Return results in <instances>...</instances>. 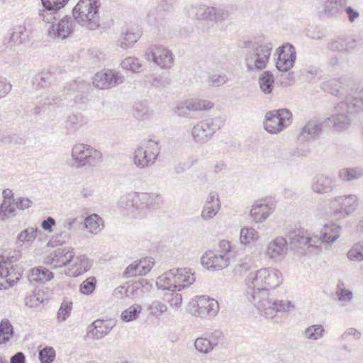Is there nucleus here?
<instances>
[{"instance_id": "f257e3e1", "label": "nucleus", "mask_w": 363, "mask_h": 363, "mask_svg": "<svg viewBox=\"0 0 363 363\" xmlns=\"http://www.w3.org/2000/svg\"><path fill=\"white\" fill-rule=\"evenodd\" d=\"M249 301L259 310L262 315L273 318L278 312H287L293 306L269 297L270 289H275L283 281L281 273L277 269L263 268L251 272L247 277Z\"/></svg>"}, {"instance_id": "f03ea898", "label": "nucleus", "mask_w": 363, "mask_h": 363, "mask_svg": "<svg viewBox=\"0 0 363 363\" xmlns=\"http://www.w3.org/2000/svg\"><path fill=\"white\" fill-rule=\"evenodd\" d=\"M340 225L332 223L324 225L319 237L311 236L308 232L295 230L289 232L287 238L291 248L299 250L301 253L313 252L319 242L333 243L337 240L340 235Z\"/></svg>"}, {"instance_id": "7ed1b4c3", "label": "nucleus", "mask_w": 363, "mask_h": 363, "mask_svg": "<svg viewBox=\"0 0 363 363\" xmlns=\"http://www.w3.org/2000/svg\"><path fill=\"white\" fill-rule=\"evenodd\" d=\"M195 277L191 269L177 268L172 269L157 278L156 285L158 289L172 291L170 305L178 308L182 301V294L176 293L189 286L195 281Z\"/></svg>"}, {"instance_id": "20e7f679", "label": "nucleus", "mask_w": 363, "mask_h": 363, "mask_svg": "<svg viewBox=\"0 0 363 363\" xmlns=\"http://www.w3.org/2000/svg\"><path fill=\"white\" fill-rule=\"evenodd\" d=\"M244 48L247 49L245 61L249 71L262 70L267 67L273 49L269 40L257 37L245 41Z\"/></svg>"}, {"instance_id": "39448f33", "label": "nucleus", "mask_w": 363, "mask_h": 363, "mask_svg": "<svg viewBox=\"0 0 363 363\" xmlns=\"http://www.w3.org/2000/svg\"><path fill=\"white\" fill-rule=\"evenodd\" d=\"M363 111V96L353 97L352 100L342 101L335 107V113L327 118L333 123L337 132L347 130L352 123L350 115Z\"/></svg>"}, {"instance_id": "423d86ee", "label": "nucleus", "mask_w": 363, "mask_h": 363, "mask_svg": "<svg viewBox=\"0 0 363 363\" xmlns=\"http://www.w3.org/2000/svg\"><path fill=\"white\" fill-rule=\"evenodd\" d=\"M99 0H79L72 9V18L88 30H95L100 26Z\"/></svg>"}, {"instance_id": "0eeeda50", "label": "nucleus", "mask_w": 363, "mask_h": 363, "mask_svg": "<svg viewBox=\"0 0 363 363\" xmlns=\"http://www.w3.org/2000/svg\"><path fill=\"white\" fill-rule=\"evenodd\" d=\"M233 257L230 242L223 240L219 242L218 250L206 252L201 260L204 267L213 271H218L226 268Z\"/></svg>"}, {"instance_id": "6e6552de", "label": "nucleus", "mask_w": 363, "mask_h": 363, "mask_svg": "<svg viewBox=\"0 0 363 363\" xmlns=\"http://www.w3.org/2000/svg\"><path fill=\"white\" fill-rule=\"evenodd\" d=\"M188 13L196 20L211 23L212 26L223 23L230 16L229 11L224 7L210 6L206 4L191 6Z\"/></svg>"}, {"instance_id": "1a4fd4ad", "label": "nucleus", "mask_w": 363, "mask_h": 363, "mask_svg": "<svg viewBox=\"0 0 363 363\" xmlns=\"http://www.w3.org/2000/svg\"><path fill=\"white\" fill-rule=\"evenodd\" d=\"M71 155L73 162L70 164L77 168L86 166L96 167L101 163L103 159L100 151L84 144L75 145L72 149Z\"/></svg>"}, {"instance_id": "9d476101", "label": "nucleus", "mask_w": 363, "mask_h": 363, "mask_svg": "<svg viewBox=\"0 0 363 363\" xmlns=\"http://www.w3.org/2000/svg\"><path fill=\"white\" fill-rule=\"evenodd\" d=\"M320 88L339 99L352 100L355 96L354 84L351 79L345 77L330 79L321 83Z\"/></svg>"}, {"instance_id": "9b49d317", "label": "nucleus", "mask_w": 363, "mask_h": 363, "mask_svg": "<svg viewBox=\"0 0 363 363\" xmlns=\"http://www.w3.org/2000/svg\"><path fill=\"white\" fill-rule=\"evenodd\" d=\"M160 152L158 142L151 139L142 143L133 153L134 164L140 169L148 167L156 162Z\"/></svg>"}, {"instance_id": "f8f14e48", "label": "nucleus", "mask_w": 363, "mask_h": 363, "mask_svg": "<svg viewBox=\"0 0 363 363\" xmlns=\"http://www.w3.org/2000/svg\"><path fill=\"white\" fill-rule=\"evenodd\" d=\"M291 113L286 108L269 111L265 115L264 128L272 134H277L291 123Z\"/></svg>"}, {"instance_id": "ddd939ff", "label": "nucleus", "mask_w": 363, "mask_h": 363, "mask_svg": "<svg viewBox=\"0 0 363 363\" xmlns=\"http://www.w3.org/2000/svg\"><path fill=\"white\" fill-rule=\"evenodd\" d=\"M220 120L218 118L204 120L199 122L191 130L194 140L199 143L208 141L216 130L220 128Z\"/></svg>"}, {"instance_id": "4468645a", "label": "nucleus", "mask_w": 363, "mask_h": 363, "mask_svg": "<svg viewBox=\"0 0 363 363\" xmlns=\"http://www.w3.org/2000/svg\"><path fill=\"white\" fill-rule=\"evenodd\" d=\"M147 60L152 61L163 69H169L173 65L174 58L172 52L162 45H155L145 52Z\"/></svg>"}, {"instance_id": "2eb2a0df", "label": "nucleus", "mask_w": 363, "mask_h": 363, "mask_svg": "<svg viewBox=\"0 0 363 363\" xmlns=\"http://www.w3.org/2000/svg\"><path fill=\"white\" fill-rule=\"evenodd\" d=\"M276 67L279 72H286L293 66L296 60V51L293 45L286 43L277 48Z\"/></svg>"}, {"instance_id": "dca6fc26", "label": "nucleus", "mask_w": 363, "mask_h": 363, "mask_svg": "<svg viewBox=\"0 0 363 363\" xmlns=\"http://www.w3.org/2000/svg\"><path fill=\"white\" fill-rule=\"evenodd\" d=\"M75 21L72 16H66L57 23H52L48 30L49 36L54 39L64 40L74 30Z\"/></svg>"}, {"instance_id": "f3484780", "label": "nucleus", "mask_w": 363, "mask_h": 363, "mask_svg": "<svg viewBox=\"0 0 363 363\" xmlns=\"http://www.w3.org/2000/svg\"><path fill=\"white\" fill-rule=\"evenodd\" d=\"M74 252L72 247L58 248L50 252L45 259V263L54 268L62 267L71 264L73 262Z\"/></svg>"}, {"instance_id": "a211bd4d", "label": "nucleus", "mask_w": 363, "mask_h": 363, "mask_svg": "<svg viewBox=\"0 0 363 363\" xmlns=\"http://www.w3.org/2000/svg\"><path fill=\"white\" fill-rule=\"evenodd\" d=\"M69 0H41L43 7L38 13L39 18L46 23H52L57 19L58 11Z\"/></svg>"}, {"instance_id": "6ab92c4d", "label": "nucleus", "mask_w": 363, "mask_h": 363, "mask_svg": "<svg viewBox=\"0 0 363 363\" xmlns=\"http://www.w3.org/2000/svg\"><path fill=\"white\" fill-rule=\"evenodd\" d=\"M213 106V104L208 101L190 99L179 102L176 106L175 112L179 116L186 117L189 116L192 111L208 110L211 108Z\"/></svg>"}, {"instance_id": "aec40b11", "label": "nucleus", "mask_w": 363, "mask_h": 363, "mask_svg": "<svg viewBox=\"0 0 363 363\" xmlns=\"http://www.w3.org/2000/svg\"><path fill=\"white\" fill-rule=\"evenodd\" d=\"M123 77L113 70L96 74L93 79V84L99 89H109L121 84Z\"/></svg>"}, {"instance_id": "412c9836", "label": "nucleus", "mask_w": 363, "mask_h": 363, "mask_svg": "<svg viewBox=\"0 0 363 363\" xmlns=\"http://www.w3.org/2000/svg\"><path fill=\"white\" fill-rule=\"evenodd\" d=\"M322 130L323 122L318 119H311L301 128L298 140L301 142L313 141L319 138Z\"/></svg>"}, {"instance_id": "4be33fe9", "label": "nucleus", "mask_w": 363, "mask_h": 363, "mask_svg": "<svg viewBox=\"0 0 363 363\" xmlns=\"http://www.w3.org/2000/svg\"><path fill=\"white\" fill-rule=\"evenodd\" d=\"M223 333L220 331H215L206 337H197L194 341L196 350L202 354H208L218 346L219 340L222 339Z\"/></svg>"}, {"instance_id": "5701e85b", "label": "nucleus", "mask_w": 363, "mask_h": 363, "mask_svg": "<svg viewBox=\"0 0 363 363\" xmlns=\"http://www.w3.org/2000/svg\"><path fill=\"white\" fill-rule=\"evenodd\" d=\"M18 259L16 256L4 257L0 256V278H6V281L10 286H13L20 279V274L16 275L14 274L15 279H12V273L14 272L12 263Z\"/></svg>"}, {"instance_id": "b1692460", "label": "nucleus", "mask_w": 363, "mask_h": 363, "mask_svg": "<svg viewBox=\"0 0 363 363\" xmlns=\"http://www.w3.org/2000/svg\"><path fill=\"white\" fill-rule=\"evenodd\" d=\"M288 251L287 240L284 237H277L272 240L266 249L267 255L272 259H281Z\"/></svg>"}, {"instance_id": "393cba45", "label": "nucleus", "mask_w": 363, "mask_h": 363, "mask_svg": "<svg viewBox=\"0 0 363 363\" xmlns=\"http://www.w3.org/2000/svg\"><path fill=\"white\" fill-rule=\"evenodd\" d=\"M113 320H96L88 328L87 336L99 340L108 334L114 327Z\"/></svg>"}, {"instance_id": "a878e982", "label": "nucleus", "mask_w": 363, "mask_h": 363, "mask_svg": "<svg viewBox=\"0 0 363 363\" xmlns=\"http://www.w3.org/2000/svg\"><path fill=\"white\" fill-rule=\"evenodd\" d=\"M335 186V181L325 175L317 174L312 180L311 188L313 191L318 194L329 193L333 191Z\"/></svg>"}, {"instance_id": "bb28decb", "label": "nucleus", "mask_w": 363, "mask_h": 363, "mask_svg": "<svg viewBox=\"0 0 363 363\" xmlns=\"http://www.w3.org/2000/svg\"><path fill=\"white\" fill-rule=\"evenodd\" d=\"M220 208L218 194L215 191L211 192L201 212V218L204 220L211 219L217 214Z\"/></svg>"}, {"instance_id": "cd10ccee", "label": "nucleus", "mask_w": 363, "mask_h": 363, "mask_svg": "<svg viewBox=\"0 0 363 363\" xmlns=\"http://www.w3.org/2000/svg\"><path fill=\"white\" fill-rule=\"evenodd\" d=\"M196 303L199 314H206L211 316H215L218 312V303L213 298L201 296L198 297Z\"/></svg>"}, {"instance_id": "c85d7f7f", "label": "nucleus", "mask_w": 363, "mask_h": 363, "mask_svg": "<svg viewBox=\"0 0 363 363\" xmlns=\"http://www.w3.org/2000/svg\"><path fill=\"white\" fill-rule=\"evenodd\" d=\"M69 265L74 267V271L67 274L69 276L77 277L90 269L92 262L86 255H79Z\"/></svg>"}, {"instance_id": "c756f323", "label": "nucleus", "mask_w": 363, "mask_h": 363, "mask_svg": "<svg viewBox=\"0 0 363 363\" xmlns=\"http://www.w3.org/2000/svg\"><path fill=\"white\" fill-rule=\"evenodd\" d=\"M145 193L131 192L121 197L118 201V206L126 213L132 214L134 208V201H139L140 198L143 200L145 199Z\"/></svg>"}, {"instance_id": "7c9ffc66", "label": "nucleus", "mask_w": 363, "mask_h": 363, "mask_svg": "<svg viewBox=\"0 0 363 363\" xmlns=\"http://www.w3.org/2000/svg\"><path fill=\"white\" fill-rule=\"evenodd\" d=\"M344 5L345 4L340 3L339 0H326L323 9L318 11V15L320 18L335 16Z\"/></svg>"}, {"instance_id": "2f4dec72", "label": "nucleus", "mask_w": 363, "mask_h": 363, "mask_svg": "<svg viewBox=\"0 0 363 363\" xmlns=\"http://www.w3.org/2000/svg\"><path fill=\"white\" fill-rule=\"evenodd\" d=\"M145 199L144 200L140 198L139 201H134V208L132 214L134 216H143L146 214L150 208L155 194L145 193Z\"/></svg>"}, {"instance_id": "473e14b6", "label": "nucleus", "mask_w": 363, "mask_h": 363, "mask_svg": "<svg viewBox=\"0 0 363 363\" xmlns=\"http://www.w3.org/2000/svg\"><path fill=\"white\" fill-rule=\"evenodd\" d=\"M53 277L54 274L52 272L43 267H39L33 268L31 270L29 279L30 281L45 283L51 280Z\"/></svg>"}, {"instance_id": "72a5a7b5", "label": "nucleus", "mask_w": 363, "mask_h": 363, "mask_svg": "<svg viewBox=\"0 0 363 363\" xmlns=\"http://www.w3.org/2000/svg\"><path fill=\"white\" fill-rule=\"evenodd\" d=\"M340 205H342L343 216L350 215L358 206V198L355 195L349 194L340 196Z\"/></svg>"}, {"instance_id": "f704fd0d", "label": "nucleus", "mask_w": 363, "mask_h": 363, "mask_svg": "<svg viewBox=\"0 0 363 363\" xmlns=\"http://www.w3.org/2000/svg\"><path fill=\"white\" fill-rule=\"evenodd\" d=\"M356 45V41L353 39L339 38L330 43V48L333 51L347 52L353 50Z\"/></svg>"}, {"instance_id": "c9c22d12", "label": "nucleus", "mask_w": 363, "mask_h": 363, "mask_svg": "<svg viewBox=\"0 0 363 363\" xmlns=\"http://www.w3.org/2000/svg\"><path fill=\"white\" fill-rule=\"evenodd\" d=\"M259 85L263 93L266 94L272 93L274 85V77L270 71H264L259 76Z\"/></svg>"}, {"instance_id": "e433bc0d", "label": "nucleus", "mask_w": 363, "mask_h": 363, "mask_svg": "<svg viewBox=\"0 0 363 363\" xmlns=\"http://www.w3.org/2000/svg\"><path fill=\"white\" fill-rule=\"evenodd\" d=\"M88 84H86L84 82H77L74 81L72 83H70L67 86L65 87V91H67V94H72L77 90L80 93L79 95H77L74 96V102L76 104L79 103V101H82L86 96L84 94V89L86 88Z\"/></svg>"}, {"instance_id": "4c0bfd02", "label": "nucleus", "mask_w": 363, "mask_h": 363, "mask_svg": "<svg viewBox=\"0 0 363 363\" xmlns=\"http://www.w3.org/2000/svg\"><path fill=\"white\" fill-rule=\"evenodd\" d=\"M339 177L345 182L358 179L363 176V169L361 167L344 168L339 171Z\"/></svg>"}, {"instance_id": "58836bf2", "label": "nucleus", "mask_w": 363, "mask_h": 363, "mask_svg": "<svg viewBox=\"0 0 363 363\" xmlns=\"http://www.w3.org/2000/svg\"><path fill=\"white\" fill-rule=\"evenodd\" d=\"M103 220L97 214H92L84 219V228L89 229L91 233H97L101 230Z\"/></svg>"}, {"instance_id": "ea45409f", "label": "nucleus", "mask_w": 363, "mask_h": 363, "mask_svg": "<svg viewBox=\"0 0 363 363\" xmlns=\"http://www.w3.org/2000/svg\"><path fill=\"white\" fill-rule=\"evenodd\" d=\"M86 123V118L81 114H72L68 116L66 121V128L75 131Z\"/></svg>"}, {"instance_id": "a19ab883", "label": "nucleus", "mask_w": 363, "mask_h": 363, "mask_svg": "<svg viewBox=\"0 0 363 363\" xmlns=\"http://www.w3.org/2000/svg\"><path fill=\"white\" fill-rule=\"evenodd\" d=\"M15 203L10 200H4L0 205V219L2 220L13 218L16 215Z\"/></svg>"}, {"instance_id": "79ce46f5", "label": "nucleus", "mask_w": 363, "mask_h": 363, "mask_svg": "<svg viewBox=\"0 0 363 363\" xmlns=\"http://www.w3.org/2000/svg\"><path fill=\"white\" fill-rule=\"evenodd\" d=\"M37 236V228H28L21 231L17 238L16 243L22 245L33 242Z\"/></svg>"}, {"instance_id": "37998d69", "label": "nucleus", "mask_w": 363, "mask_h": 363, "mask_svg": "<svg viewBox=\"0 0 363 363\" xmlns=\"http://www.w3.org/2000/svg\"><path fill=\"white\" fill-rule=\"evenodd\" d=\"M62 101L61 96L58 95L54 89L50 91L45 92L41 96L39 103L41 106H50L52 104H58Z\"/></svg>"}, {"instance_id": "c03bdc74", "label": "nucleus", "mask_w": 363, "mask_h": 363, "mask_svg": "<svg viewBox=\"0 0 363 363\" xmlns=\"http://www.w3.org/2000/svg\"><path fill=\"white\" fill-rule=\"evenodd\" d=\"M258 239L257 232L252 228L245 227L240 230V240L242 245H247Z\"/></svg>"}, {"instance_id": "a18cd8bd", "label": "nucleus", "mask_w": 363, "mask_h": 363, "mask_svg": "<svg viewBox=\"0 0 363 363\" xmlns=\"http://www.w3.org/2000/svg\"><path fill=\"white\" fill-rule=\"evenodd\" d=\"M123 34L124 37L120 44V46L123 49L131 47L140 37L139 31L135 32L130 30H126Z\"/></svg>"}, {"instance_id": "49530a36", "label": "nucleus", "mask_w": 363, "mask_h": 363, "mask_svg": "<svg viewBox=\"0 0 363 363\" xmlns=\"http://www.w3.org/2000/svg\"><path fill=\"white\" fill-rule=\"evenodd\" d=\"M13 335V326L9 320H2L0 323V336L1 342H7Z\"/></svg>"}, {"instance_id": "de8ad7c7", "label": "nucleus", "mask_w": 363, "mask_h": 363, "mask_svg": "<svg viewBox=\"0 0 363 363\" xmlns=\"http://www.w3.org/2000/svg\"><path fill=\"white\" fill-rule=\"evenodd\" d=\"M324 331L321 325H313L305 330L303 335L307 339L317 340L323 335Z\"/></svg>"}, {"instance_id": "09e8293b", "label": "nucleus", "mask_w": 363, "mask_h": 363, "mask_svg": "<svg viewBox=\"0 0 363 363\" xmlns=\"http://www.w3.org/2000/svg\"><path fill=\"white\" fill-rule=\"evenodd\" d=\"M123 69L132 72H138L142 68V64L138 58L128 57L121 62Z\"/></svg>"}, {"instance_id": "8fccbe9b", "label": "nucleus", "mask_w": 363, "mask_h": 363, "mask_svg": "<svg viewBox=\"0 0 363 363\" xmlns=\"http://www.w3.org/2000/svg\"><path fill=\"white\" fill-rule=\"evenodd\" d=\"M140 305H133L123 311L121 315V319L125 322H130L135 320L141 312Z\"/></svg>"}, {"instance_id": "3c124183", "label": "nucleus", "mask_w": 363, "mask_h": 363, "mask_svg": "<svg viewBox=\"0 0 363 363\" xmlns=\"http://www.w3.org/2000/svg\"><path fill=\"white\" fill-rule=\"evenodd\" d=\"M150 115L149 108L143 102L138 101L133 106V116L138 120H144Z\"/></svg>"}, {"instance_id": "603ef678", "label": "nucleus", "mask_w": 363, "mask_h": 363, "mask_svg": "<svg viewBox=\"0 0 363 363\" xmlns=\"http://www.w3.org/2000/svg\"><path fill=\"white\" fill-rule=\"evenodd\" d=\"M340 199H342L340 196L334 197L329 200V213L331 215H333L337 218H343L342 205H340Z\"/></svg>"}, {"instance_id": "864d4df0", "label": "nucleus", "mask_w": 363, "mask_h": 363, "mask_svg": "<svg viewBox=\"0 0 363 363\" xmlns=\"http://www.w3.org/2000/svg\"><path fill=\"white\" fill-rule=\"evenodd\" d=\"M347 257L352 261H362L363 242L355 243L347 252Z\"/></svg>"}, {"instance_id": "5fc2aeb1", "label": "nucleus", "mask_w": 363, "mask_h": 363, "mask_svg": "<svg viewBox=\"0 0 363 363\" xmlns=\"http://www.w3.org/2000/svg\"><path fill=\"white\" fill-rule=\"evenodd\" d=\"M55 357V352L50 347H46L39 351V359L41 363H51Z\"/></svg>"}, {"instance_id": "6e6d98bb", "label": "nucleus", "mask_w": 363, "mask_h": 363, "mask_svg": "<svg viewBox=\"0 0 363 363\" xmlns=\"http://www.w3.org/2000/svg\"><path fill=\"white\" fill-rule=\"evenodd\" d=\"M148 82L154 86L164 88L169 84L170 79L160 75L152 74L147 77Z\"/></svg>"}, {"instance_id": "4d7b16f0", "label": "nucleus", "mask_w": 363, "mask_h": 363, "mask_svg": "<svg viewBox=\"0 0 363 363\" xmlns=\"http://www.w3.org/2000/svg\"><path fill=\"white\" fill-rule=\"evenodd\" d=\"M43 301V294L40 291L33 293L25 298V304L30 308L38 306Z\"/></svg>"}, {"instance_id": "13d9d810", "label": "nucleus", "mask_w": 363, "mask_h": 363, "mask_svg": "<svg viewBox=\"0 0 363 363\" xmlns=\"http://www.w3.org/2000/svg\"><path fill=\"white\" fill-rule=\"evenodd\" d=\"M72 303L64 301L57 313V320L59 321H65L70 314L72 311Z\"/></svg>"}, {"instance_id": "bf43d9fd", "label": "nucleus", "mask_w": 363, "mask_h": 363, "mask_svg": "<svg viewBox=\"0 0 363 363\" xmlns=\"http://www.w3.org/2000/svg\"><path fill=\"white\" fill-rule=\"evenodd\" d=\"M250 214L256 223H262L268 218V213H267V211L262 212L256 202L252 206Z\"/></svg>"}, {"instance_id": "052dcab7", "label": "nucleus", "mask_w": 363, "mask_h": 363, "mask_svg": "<svg viewBox=\"0 0 363 363\" xmlns=\"http://www.w3.org/2000/svg\"><path fill=\"white\" fill-rule=\"evenodd\" d=\"M96 279L91 277L84 281L80 285V291L84 294H91L95 289Z\"/></svg>"}, {"instance_id": "680f3d73", "label": "nucleus", "mask_w": 363, "mask_h": 363, "mask_svg": "<svg viewBox=\"0 0 363 363\" xmlns=\"http://www.w3.org/2000/svg\"><path fill=\"white\" fill-rule=\"evenodd\" d=\"M139 266V275L143 276L148 273L154 265L153 258L146 257L138 262Z\"/></svg>"}, {"instance_id": "e2e57ef3", "label": "nucleus", "mask_w": 363, "mask_h": 363, "mask_svg": "<svg viewBox=\"0 0 363 363\" xmlns=\"http://www.w3.org/2000/svg\"><path fill=\"white\" fill-rule=\"evenodd\" d=\"M262 212L268 213V216L274 211L275 203L272 199H264L256 201Z\"/></svg>"}, {"instance_id": "0e129e2a", "label": "nucleus", "mask_w": 363, "mask_h": 363, "mask_svg": "<svg viewBox=\"0 0 363 363\" xmlns=\"http://www.w3.org/2000/svg\"><path fill=\"white\" fill-rule=\"evenodd\" d=\"M228 82V77L225 74H213L208 76V83L210 86H220Z\"/></svg>"}, {"instance_id": "69168bd1", "label": "nucleus", "mask_w": 363, "mask_h": 363, "mask_svg": "<svg viewBox=\"0 0 363 363\" xmlns=\"http://www.w3.org/2000/svg\"><path fill=\"white\" fill-rule=\"evenodd\" d=\"M343 286L344 284L342 282L337 284L338 290L337 291V295L338 299L340 301H350L353 297L352 292L350 290L345 289Z\"/></svg>"}, {"instance_id": "338daca9", "label": "nucleus", "mask_w": 363, "mask_h": 363, "mask_svg": "<svg viewBox=\"0 0 363 363\" xmlns=\"http://www.w3.org/2000/svg\"><path fill=\"white\" fill-rule=\"evenodd\" d=\"M52 79L53 77L52 73L48 71L41 72L35 76V80L38 82L42 86H45L48 84H50L52 82Z\"/></svg>"}, {"instance_id": "774afa93", "label": "nucleus", "mask_w": 363, "mask_h": 363, "mask_svg": "<svg viewBox=\"0 0 363 363\" xmlns=\"http://www.w3.org/2000/svg\"><path fill=\"white\" fill-rule=\"evenodd\" d=\"M197 162V159L191 158L189 161L185 162L184 163L179 162L176 164L174 167V172L176 174H179L183 173L185 170L192 167Z\"/></svg>"}]
</instances>
